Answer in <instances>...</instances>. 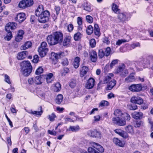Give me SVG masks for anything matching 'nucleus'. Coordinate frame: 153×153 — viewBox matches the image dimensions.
Instances as JSON below:
<instances>
[{"label":"nucleus","instance_id":"f257e3e1","mask_svg":"<svg viewBox=\"0 0 153 153\" xmlns=\"http://www.w3.org/2000/svg\"><path fill=\"white\" fill-rule=\"evenodd\" d=\"M63 34L60 31H56L48 35L47 38L48 44L54 45L62 43L63 40Z\"/></svg>","mask_w":153,"mask_h":153},{"label":"nucleus","instance_id":"f03ea898","mask_svg":"<svg viewBox=\"0 0 153 153\" xmlns=\"http://www.w3.org/2000/svg\"><path fill=\"white\" fill-rule=\"evenodd\" d=\"M21 71L25 76H28L32 71V67L29 61H23L20 63Z\"/></svg>","mask_w":153,"mask_h":153},{"label":"nucleus","instance_id":"7ed1b4c3","mask_svg":"<svg viewBox=\"0 0 153 153\" xmlns=\"http://www.w3.org/2000/svg\"><path fill=\"white\" fill-rule=\"evenodd\" d=\"M50 16L49 12L47 10L44 11V12L38 17V21L41 23H44L47 22Z\"/></svg>","mask_w":153,"mask_h":153},{"label":"nucleus","instance_id":"20e7f679","mask_svg":"<svg viewBox=\"0 0 153 153\" xmlns=\"http://www.w3.org/2000/svg\"><path fill=\"white\" fill-rule=\"evenodd\" d=\"M47 43L46 42H42L38 49V52L41 57L45 56L48 51V49L47 48Z\"/></svg>","mask_w":153,"mask_h":153},{"label":"nucleus","instance_id":"39448f33","mask_svg":"<svg viewBox=\"0 0 153 153\" xmlns=\"http://www.w3.org/2000/svg\"><path fill=\"white\" fill-rule=\"evenodd\" d=\"M125 67V66L124 64H122L121 65L119 66L116 70V73L118 74L122 77H126L128 74V72L127 69H124Z\"/></svg>","mask_w":153,"mask_h":153},{"label":"nucleus","instance_id":"423d86ee","mask_svg":"<svg viewBox=\"0 0 153 153\" xmlns=\"http://www.w3.org/2000/svg\"><path fill=\"white\" fill-rule=\"evenodd\" d=\"M33 4V0H23L19 4V7L21 8L24 9L32 6Z\"/></svg>","mask_w":153,"mask_h":153},{"label":"nucleus","instance_id":"0eeeda50","mask_svg":"<svg viewBox=\"0 0 153 153\" xmlns=\"http://www.w3.org/2000/svg\"><path fill=\"white\" fill-rule=\"evenodd\" d=\"M141 84H132L128 87V89L132 92H137L142 90Z\"/></svg>","mask_w":153,"mask_h":153},{"label":"nucleus","instance_id":"6e6552de","mask_svg":"<svg viewBox=\"0 0 153 153\" xmlns=\"http://www.w3.org/2000/svg\"><path fill=\"white\" fill-rule=\"evenodd\" d=\"M113 123L119 126H123L126 125V122L125 120H122L120 117H114L112 119Z\"/></svg>","mask_w":153,"mask_h":153},{"label":"nucleus","instance_id":"1a4fd4ad","mask_svg":"<svg viewBox=\"0 0 153 153\" xmlns=\"http://www.w3.org/2000/svg\"><path fill=\"white\" fill-rule=\"evenodd\" d=\"M87 134L88 135L92 137H101V134L100 132L96 130H89L88 131Z\"/></svg>","mask_w":153,"mask_h":153},{"label":"nucleus","instance_id":"9d476101","mask_svg":"<svg viewBox=\"0 0 153 153\" xmlns=\"http://www.w3.org/2000/svg\"><path fill=\"white\" fill-rule=\"evenodd\" d=\"M131 101L134 103L141 104L143 102L142 99L139 96H133L131 99Z\"/></svg>","mask_w":153,"mask_h":153},{"label":"nucleus","instance_id":"9b49d317","mask_svg":"<svg viewBox=\"0 0 153 153\" xmlns=\"http://www.w3.org/2000/svg\"><path fill=\"white\" fill-rule=\"evenodd\" d=\"M90 59L93 62H96L97 59V52L94 51L93 50L89 52Z\"/></svg>","mask_w":153,"mask_h":153},{"label":"nucleus","instance_id":"f8f14e48","mask_svg":"<svg viewBox=\"0 0 153 153\" xmlns=\"http://www.w3.org/2000/svg\"><path fill=\"white\" fill-rule=\"evenodd\" d=\"M17 26V24L14 22H9L5 26V29L7 32L10 31V29L14 30Z\"/></svg>","mask_w":153,"mask_h":153},{"label":"nucleus","instance_id":"ddd939ff","mask_svg":"<svg viewBox=\"0 0 153 153\" xmlns=\"http://www.w3.org/2000/svg\"><path fill=\"white\" fill-rule=\"evenodd\" d=\"M26 18L25 14L24 13H20L18 14L15 19L17 22L20 23L24 21Z\"/></svg>","mask_w":153,"mask_h":153},{"label":"nucleus","instance_id":"4468645a","mask_svg":"<svg viewBox=\"0 0 153 153\" xmlns=\"http://www.w3.org/2000/svg\"><path fill=\"white\" fill-rule=\"evenodd\" d=\"M95 80L92 78H90L86 84V88L88 89L92 88L94 85Z\"/></svg>","mask_w":153,"mask_h":153},{"label":"nucleus","instance_id":"2eb2a0df","mask_svg":"<svg viewBox=\"0 0 153 153\" xmlns=\"http://www.w3.org/2000/svg\"><path fill=\"white\" fill-rule=\"evenodd\" d=\"M114 76V74H113L111 73L109 74L107 76L104 77L102 81H100L98 85L105 84L108 83V82L111 79V77Z\"/></svg>","mask_w":153,"mask_h":153},{"label":"nucleus","instance_id":"dca6fc26","mask_svg":"<svg viewBox=\"0 0 153 153\" xmlns=\"http://www.w3.org/2000/svg\"><path fill=\"white\" fill-rule=\"evenodd\" d=\"M28 54L27 51H25L19 53L17 54V58L19 60H22L26 57Z\"/></svg>","mask_w":153,"mask_h":153},{"label":"nucleus","instance_id":"f3484780","mask_svg":"<svg viewBox=\"0 0 153 153\" xmlns=\"http://www.w3.org/2000/svg\"><path fill=\"white\" fill-rule=\"evenodd\" d=\"M90 144L91 146L97 149L100 152L102 153L104 152V149L103 147L99 144L92 142H91Z\"/></svg>","mask_w":153,"mask_h":153},{"label":"nucleus","instance_id":"a211bd4d","mask_svg":"<svg viewBox=\"0 0 153 153\" xmlns=\"http://www.w3.org/2000/svg\"><path fill=\"white\" fill-rule=\"evenodd\" d=\"M114 132L117 134L124 138H126L128 137V134L123 131L119 129H117L114 130Z\"/></svg>","mask_w":153,"mask_h":153},{"label":"nucleus","instance_id":"6ab92c4d","mask_svg":"<svg viewBox=\"0 0 153 153\" xmlns=\"http://www.w3.org/2000/svg\"><path fill=\"white\" fill-rule=\"evenodd\" d=\"M71 38L70 36H66L64 38L63 42V45L65 47H69L71 43Z\"/></svg>","mask_w":153,"mask_h":153},{"label":"nucleus","instance_id":"aec40b11","mask_svg":"<svg viewBox=\"0 0 153 153\" xmlns=\"http://www.w3.org/2000/svg\"><path fill=\"white\" fill-rule=\"evenodd\" d=\"M39 108L40 109V111H33L31 110L29 111H27L26 109L25 110L29 114L36 115V116H40L42 114L43 111L42 106H40Z\"/></svg>","mask_w":153,"mask_h":153},{"label":"nucleus","instance_id":"412c9836","mask_svg":"<svg viewBox=\"0 0 153 153\" xmlns=\"http://www.w3.org/2000/svg\"><path fill=\"white\" fill-rule=\"evenodd\" d=\"M116 81L115 79H113L108 84L106 89L107 90H111L115 85Z\"/></svg>","mask_w":153,"mask_h":153},{"label":"nucleus","instance_id":"4be33fe9","mask_svg":"<svg viewBox=\"0 0 153 153\" xmlns=\"http://www.w3.org/2000/svg\"><path fill=\"white\" fill-rule=\"evenodd\" d=\"M88 71V68L86 66H82L80 71V76L81 77H83L87 74Z\"/></svg>","mask_w":153,"mask_h":153},{"label":"nucleus","instance_id":"5701e85b","mask_svg":"<svg viewBox=\"0 0 153 153\" xmlns=\"http://www.w3.org/2000/svg\"><path fill=\"white\" fill-rule=\"evenodd\" d=\"M113 142L116 145L121 147H123L125 144L124 142L117 138H114L113 139Z\"/></svg>","mask_w":153,"mask_h":153},{"label":"nucleus","instance_id":"b1692460","mask_svg":"<svg viewBox=\"0 0 153 153\" xmlns=\"http://www.w3.org/2000/svg\"><path fill=\"white\" fill-rule=\"evenodd\" d=\"M82 7L83 10L90 12L92 11L93 9L91 6L86 2H84L82 4Z\"/></svg>","mask_w":153,"mask_h":153},{"label":"nucleus","instance_id":"393cba45","mask_svg":"<svg viewBox=\"0 0 153 153\" xmlns=\"http://www.w3.org/2000/svg\"><path fill=\"white\" fill-rule=\"evenodd\" d=\"M53 74L52 73H50L45 75V79L48 84L51 83L53 81Z\"/></svg>","mask_w":153,"mask_h":153},{"label":"nucleus","instance_id":"a878e982","mask_svg":"<svg viewBox=\"0 0 153 153\" xmlns=\"http://www.w3.org/2000/svg\"><path fill=\"white\" fill-rule=\"evenodd\" d=\"M143 115V113L140 112H138L135 111L132 114L133 118L137 120L140 119L142 118Z\"/></svg>","mask_w":153,"mask_h":153},{"label":"nucleus","instance_id":"bb28decb","mask_svg":"<svg viewBox=\"0 0 153 153\" xmlns=\"http://www.w3.org/2000/svg\"><path fill=\"white\" fill-rule=\"evenodd\" d=\"M43 6L42 5H39L35 12L36 15L37 16L44 12Z\"/></svg>","mask_w":153,"mask_h":153},{"label":"nucleus","instance_id":"cd10ccee","mask_svg":"<svg viewBox=\"0 0 153 153\" xmlns=\"http://www.w3.org/2000/svg\"><path fill=\"white\" fill-rule=\"evenodd\" d=\"M94 33L95 35L99 37L100 35V30L99 26L97 24L94 25Z\"/></svg>","mask_w":153,"mask_h":153},{"label":"nucleus","instance_id":"c85d7f7f","mask_svg":"<svg viewBox=\"0 0 153 153\" xmlns=\"http://www.w3.org/2000/svg\"><path fill=\"white\" fill-rule=\"evenodd\" d=\"M64 53L63 52L59 53H52L51 54L52 58L53 59H59L61 56H63Z\"/></svg>","mask_w":153,"mask_h":153},{"label":"nucleus","instance_id":"c756f323","mask_svg":"<svg viewBox=\"0 0 153 153\" xmlns=\"http://www.w3.org/2000/svg\"><path fill=\"white\" fill-rule=\"evenodd\" d=\"M127 13H121L118 14V18L122 21H124L127 19L126 15Z\"/></svg>","mask_w":153,"mask_h":153},{"label":"nucleus","instance_id":"7c9ffc66","mask_svg":"<svg viewBox=\"0 0 153 153\" xmlns=\"http://www.w3.org/2000/svg\"><path fill=\"white\" fill-rule=\"evenodd\" d=\"M80 59L79 57H76L74 59L73 66L75 68H77L79 65Z\"/></svg>","mask_w":153,"mask_h":153},{"label":"nucleus","instance_id":"2f4dec72","mask_svg":"<svg viewBox=\"0 0 153 153\" xmlns=\"http://www.w3.org/2000/svg\"><path fill=\"white\" fill-rule=\"evenodd\" d=\"M125 130L127 133H130L131 134L134 133L133 126L131 125H129L126 126L125 128Z\"/></svg>","mask_w":153,"mask_h":153},{"label":"nucleus","instance_id":"473e14b6","mask_svg":"<svg viewBox=\"0 0 153 153\" xmlns=\"http://www.w3.org/2000/svg\"><path fill=\"white\" fill-rule=\"evenodd\" d=\"M32 43L30 41L26 42L24 45L21 46V50H26L31 47Z\"/></svg>","mask_w":153,"mask_h":153},{"label":"nucleus","instance_id":"72a5a7b5","mask_svg":"<svg viewBox=\"0 0 153 153\" xmlns=\"http://www.w3.org/2000/svg\"><path fill=\"white\" fill-rule=\"evenodd\" d=\"M63 99V97L61 94H58L56 98V103L60 104L62 102Z\"/></svg>","mask_w":153,"mask_h":153},{"label":"nucleus","instance_id":"f704fd0d","mask_svg":"<svg viewBox=\"0 0 153 153\" xmlns=\"http://www.w3.org/2000/svg\"><path fill=\"white\" fill-rule=\"evenodd\" d=\"M42 78L40 76H37L34 77L35 83L36 84H41L42 83Z\"/></svg>","mask_w":153,"mask_h":153},{"label":"nucleus","instance_id":"c9c22d12","mask_svg":"<svg viewBox=\"0 0 153 153\" xmlns=\"http://www.w3.org/2000/svg\"><path fill=\"white\" fill-rule=\"evenodd\" d=\"M80 129V128L78 125L75 126H70L69 128V130L72 132H76Z\"/></svg>","mask_w":153,"mask_h":153},{"label":"nucleus","instance_id":"e433bc0d","mask_svg":"<svg viewBox=\"0 0 153 153\" xmlns=\"http://www.w3.org/2000/svg\"><path fill=\"white\" fill-rule=\"evenodd\" d=\"M61 89V85L59 83L57 82L55 84L53 88L54 91L58 92L60 91Z\"/></svg>","mask_w":153,"mask_h":153},{"label":"nucleus","instance_id":"4c0bfd02","mask_svg":"<svg viewBox=\"0 0 153 153\" xmlns=\"http://www.w3.org/2000/svg\"><path fill=\"white\" fill-rule=\"evenodd\" d=\"M123 114V113L119 109H116L114 112V114L117 117H122Z\"/></svg>","mask_w":153,"mask_h":153},{"label":"nucleus","instance_id":"58836bf2","mask_svg":"<svg viewBox=\"0 0 153 153\" xmlns=\"http://www.w3.org/2000/svg\"><path fill=\"white\" fill-rule=\"evenodd\" d=\"M125 80L127 82H132L135 80V78L133 76L130 75L128 77L125 78Z\"/></svg>","mask_w":153,"mask_h":153},{"label":"nucleus","instance_id":"ea45409f","mask_svg":"<svg viewBox=\"0 0 153 153\" xmlns=\"http://www.w3.org/2000/svg\"><path fill=\"white\" fill-rule=\"evenodd\" d=\"M86 31L88 35H90L93 32V27L91 25H89L86 29Z\"/></svg>","mask_w":153,"mask_h":153},{"label":"nucleus","instance_id":"a19ab883","mask_svg":"<svg viewBox=\"0 0 153 153\" xmlns=\"http://www.w3.org/2000/svg\"><path fill=\"white\" fill-rule=\"evenodd\" d=\"M69 72V69L67 68H65L61 71V74L62 76H65Z\"/></svg>","mask_w":153,"mask_h":153},{"label":"nucleus","instance_id":"79ce46f5","mask_svg":"<svg viewBox=\"0 0 153 153\" xmlns=\"http://www.w3.org/2000/svg\"><path fill=\"white\" fill-rule=\"evenodd\" d=\"M81 36L82 34L80 32H78L74 35V39L76 41L78 40L81 38Z\"/></svg>","mask_w":153,"mask_h":153},{"label":"nucleus","instance_id":"37998d69","mask_svg":"<svg viewBox=\"0 0 153 153\" xmlns=\"http://www.w3.org/2000/svg\"><path fill=\"white\" fill-rule=\"evenodd\" d=\"M48 117L50 121H53L54 120L55 118L56 117V116L53 113L51 115H49Z\"/></svg>","mask_w":153,"mask_h":153},{"label":"nucleus","instance_id":"c03bdc74","mask_svg":"<svg viewBox=\"0 0 153 153\" xmlns=\"http://www.w3.org/2000/svg\"><path fill=\"white\" fill-rule=\"evenodd\" d=\"M112 9V10L116 13L118 12L119 10V9L118 8V6L114 3L113 4Z\"/></svg>","mask_w":153,"mask_h":153},{"label":"nucleus","instance_id":"a18cd8bd","mask_svg":"<svg viewBox=\"0 0 153 153\" xmlns=\"http://www.w3.org/2000/svg\"><path fill=\"white\" fill-rule=\"evenodd\" d=\"M105 55L104 51L102 49L99 50L98 56L100 58H102Z\"/></svg>","mask_w":153,"mask_h":153},{"label":"nucleus","instance_id":"49530a36","mask_svg":"<svg viewBox=\"0 0 153 153\" xmlns=\"http://www.w3.org/2000/svg\"><path fill=\"white\" fill-rule=\"evenodd\" d=\"M61 63L63 66L68 65L69 63V62L68 59L66 58H64L62 59Z\"/></svg>","mask_w":153,"mask_h":153},{"label":"nucleus","instance_id":"de8ad7c7","mask_svg":"<svg viewBox=\"0 0 153 153\" xmlns=\"http://www.w3.org/2000/svg\"><path fill=\"white\" fill-rule=\"evenodd\" d=\"M122 117L124 118L125 120L127 121H129L131 119L130 115L127 113H123Z\"/></svg>","mask_w":153,"mask_h":153},{"label":"nucleus","instance_id":"09e8293b","mask_svg":"<svg viewBox=\"0 0 153 153\" xmlns=\"http://www.w3.org/2000/svg\"><path fill=\"white\" fill-rule=\"evenodd\" d=\"M109 103L108 102L105 100H102L101 102L100 103V106H107L108 105Z\"/></svg>","mask_w":153,"mask_h":153},{"label":"nucleus","instance_id":"8fccbe9b","mask_svg":"<svg viewBox=\"0 0 153 153\" xmlns=\"http://www.w3.org/2000/svg\"><path fill=\"white\" fill-rule=\"evenodd\" d=\"M86 18L87 22L89 23H91L93 21V17L90 15H87L86 16Z\"/></svg>","mask_w":153,"mask_h":153},{"label":"nucleus","instance_id":"3c124183","mask_svg":"<svg viewBox=\"0 0 153 153\" xmlns=\"http://www.w3.org/2000/svg\"><path fill=\"white\" fill-rule=\"evenodd\" d=\"M88 151L89 153H100L91 147L88 148Z\"/></svg>","mask_w":153,"mask_h":153},{"label":"nucleus","instance_id":"603ef678","mask_svg":"<svg viewBox=\"0 0 153 153\" xmlns=\"http://www.w3.org/2000/svg\"><path fill=\"white\" fill-rule=\"evenodd\" d=\"M144 123L143 122L141 121H137L135 125V127H140L141 126L143 125Z\"/></svg>","mask_w":153,"mask_h":153},{"label":"nucleus","instance_id":"864d4df0","mask_svg":"<svg viewBox=\"0 0 153 153\" xmlns=\"http://www.w3.org/2000/svg\"><path fill=\"white\" fill-rule=\"evenodd\" d=\"M43 71V68L41 67H39L36 70L35 74L36 75H39L42 73Z\"/></svg>","mask_w":153,"mask_h":153},{"label":"nucleus","instance_id":"5fc2aeb1","mask_svg":"<svg viewBox=\"0 0 153 153\" xmlns=\"http://www.w3.org/2000/svg\"><path fill=\"white\" fill-rule=\"evenodd\" d=\"M90 46L92 48L94 47L96 45V42L95 40L94 39H91L90 41L89 42Z\"/></svg>","mask_w":153,"mask_h":153},{"label":"nucleus","instance_id":"6e6d98bb","mask_svg":"<svg viewBox=\"0 0 153 153\" xmlns=\"http://www.w3.org/2000/svg\"><path fill=\"white\" fill-rule=\"evenodd\" d=\"M125 39H119L117 40L116 43V45H120L122 43L126 42H127Z\"/></svg>","mask_w":153,"mask_h":153},{"label":"nucleus","instance_id":"4d7b16f0","mask_svg":"<svg viewBox=\"0 0 153 153\" xmlns=\"http://www.w3.org/2000/svg\"><path fill=\"white\" fill-rule=\"evenodd\" d=\"M111 52V49L110 47H108L105 49V55L107 56L110 54Z\"/></svg>","mask_w":153,"mask_h":153},{"label":"nucleus","instance_id":"13d9d810","mask_svg":"<svg viewBox=\"0 0 153 153\" xmlns=\"http://www.w3.org/2000/svg\"><path fill=\"white\" fill-rule=\"evenodd\" d=\"M5 81L9 84L11 83L10 81V77L7 74H5L4 75Z\"/></svg>","mask_w":153,"mask_h":153},{"label":"nucleus","instance_id":"bf43d9fd","mask_svg":"<svg viewBox=\"0 0 153 153\" xmlns=\"http://www.w3.org/2000/svg\"><path fill=\"white\" fill-rule=\"evenodd\" d=\"M39 58L38 56L36 55L33 56V59L32 60L33 62L34 63H37L39 61Z\"/></svg>","mask_w":153,"mask_h":153},{"label":"nucleus","instance_id":"052dcab7","mask_svg":"<svg viewBox=\"0 0 153 153\" xmlns=\"http://www.w3.org/2000/svg\"><path fill=\"white\" fill-rule=\"evenodd\" d=\"M54 9L56 11V14L57 15H58L60 13V7L59 6H55Z\"/></svg>","mask_w":153,"mask_h":153},{"label":"nucleus","instance_id":"680f3d73","mask_svg":"<svg viewBox=\"0 0 153 153\" xmlns=\"http://www.w3.org/2000/svg\"><path fill=\"white\" fill-rule=\"evenodd\" d=\"M118 62V60L117 59H115L113 60L110 65V67L112 68L116 64H117Z\"/></svg>","mask_w":153,"mask_h":153},{"label":"nucleus","instance_id":"e2e57ef3","mask_svg":"<svg viewBox=\"0 0 153 153\" xmlns=\"http://www.w3.org/2000/svg\"><path fill=\"white\" fill-rule=\"evenodd\" d=\"M76 82L75 80L71 81L69 84V85L72 88H74L76 85Z\"/></svg>","mask_w":153,"mask_h":153},{"label":"nucleus","instance_id":"0e129e2a","mask_svg":"<svg viewBox=\"0 0 153 153\" xmlns=\"http://www.w3.org/2000/svg\"><path fill=\"white\" fill-rule=\"evenodd\" d=\"M148 123L151 126V128H153V120L150 117L148 118Z\"/></svg>","mask_w":153,"mask_h":153},{"label":"nucleus","instance_id":"69168bd1","mask_svg":"<svg viewBox=\"0 0 153 153\" xmlns=\"http://www.w3.org/2000/svg\"><path fill=\"white\" fill-rule=\"evenodd\" d=\"M28 82L29 84L30 85H32L35 83L34 77L29 78L28 79Z\"/></svg>","mask_w":153,"mask_h":153},{"label":"nucleus","instance_id":"338daca9","mask_svg":"<svg viewBox=\"0 0 153 153\" xmlns=\"http://www.w3.org/2000/svg\"><path fill=\"white\" fill-rule=\"evenodd\" d=\"M77 23L78 25H82V20L81 17H78L77 19Z\"/></svg>","mask_w":153,"mask_h":153},{"label":"nucleus","instance_id":"774afa93","mask_svg":"<svg viewBox=\"0 0 153 153\" xmlns=\"http://www.w3.org/2000/svg\"><path fill=\"white\" fill-rule=\"evenodd\" d=\"M74 26L72 24H70L68 26V29L69 32H71L73 30Z\"/></svg>","mask_w":153,"mask_h":153}]
</instances>
